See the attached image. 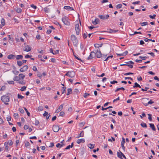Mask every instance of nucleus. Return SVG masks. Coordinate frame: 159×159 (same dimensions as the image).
I'll return each instance as SVG.
<instances>
[{"instance_id":"f257e3e1","label":"nucleus","mask_w":159,"mask_h":159,"mask_svg":"<svg viewBox=\"0 0 159 159\" xmlns=\"http://www.w3.org/2000/svg\"><path fill=\"white\" fill-rule=\"evenodd\" d=\"M71 39L73 42L74 45L75 47H77L78 40L75 35L72 34L71 35Z\"/></svg>"},{"instance_id":"f03ea898","label":"nucleus","mask_w":159,"mask_h":159,"mask_svg":"<svg viewBox=\"0 0 159 159\" xmlns=\"http://www.w3.org/2000/svg\"><path fill=\"white\" fill-rule=\"evenodd\" d=\"M1 100L4 102L5 104L7 105L8 103L7 102L9 101V97L7 96L4 95L2 96Z\"/></svg>"},{"instance_id":"7ed1b4c3","label":"nucleus","mask_w":159,"mask_h":159,"mask_svg":"<svg viewBox=\"0 0 159 159\" xmlns=\"http://www.w3.org/2000/svg\"><path fill=\"white\" fill-rule=\"evenodd\" d=\"M69 20V18L66 16H64L62 18V21L65 25H70V22Z\"/></svg>"},{"instance_id":"20e7f679","label":"nucleus","mask_w":159,"mask_h":159,"mask_svg":"<svg viewBox=\"0 0 159 159\" xmlns=\"http://www.w3.org/2000/svg\"><path fill=\"white\" fill-rule=\"evenodd\" d=\"M65 75L71 78H72L75 75V72L73 71H69Z\"/></svg>"},{"instance_id":"39448f33","label":"nucleus","mask_w":159,"mask_h":159,"mask_svg":"<svg viewBox=\"0 0 159 159\" xmlns=\"http://www.w3.org/2000/svg\"><path fill=\"white\" fill-rule=\"evenodd\" d=\"M79 25L78 24H76L75 25V29L76 31V34L78 35L80 34V29L79 28Z\"/></svg>"},{"instance_id":"423d86ee","label":"nucleus","mask_w":159,"mask_h":159,"mask_svg":"<svg viewBox=\"0 0 159 159\" xmlns=\"http://www.w3.org/2000/svg\"><path fill=\"white\" fill-rule=\"evenodd\" d=\"M96 56V53L94 52H91L89 56L88 57V60H90L92 59L94 57Z\"/></svg>"},{"instance_id":"0eeeda50","label":"nucleus","mask_w":159,"mask_h":159,"mask_svg":"<svg viewBox=\"0 0 159 159\" xmlns=\"http://www.w3.org/2000/svg\"><path fill=\"white\" fill-rule=\"evenodd\" d=\"M149 98H143L142 99V103L145 106H147L148 101L149 100Z\"/></svg>"},{"instance_id":"6e6552de","label":"nucleus","mask_w":159,"mask_h":159,"mask_svg":"<svg viewBox=\"0 0 159 159\" xmlns=\"http://www.w3.org/2000/svg\"><path fill=\"white\" fill-rule=\"evenodd\" d=\"M53 131L55 132H57L60 129L59 126L56 125H53L52 127Z\"/></svg>"},{"instance_id":"1a4fd4ad","label":"nucleus","mask_w":159,"mask_h":159,"mask_svg":"<svg viewBox=\"0 0 159 159\" xmlns=\"http://www.w3.org/2000/svg\"><path fill=\"white\" fill-rule=\"evenodd\" d=\"M28 68V66L27 65L24 66L23 67L21 68L20 69V71L21 72H23L26 71Z\"/></svg>"},{"instance_id":"9d476101","label":"nucleus","mask_w":159,"mask_h":159,"mask_svg":"<svg viewBox=\"0 0 159 159\" xmlns=\"http://www.w3.org/2000/svg\"><path fill=\"white\" fill-rule=\"evenodd\" d=\"M98 17L101 19L105 20L107 19L109 17V16L108 15H99Z\"/></svg>"},{"instance_id":"9b49d317","label":"nucleus","mask_w":159,"mask_h":159,"mask_svg":"<svg viewBox=\"0 0 159 159\" xmlns=\"http://www.w3.org/2000/svg\"><path fill=\"white\" fill-rule=\"evenodd\" d=\"M97 57L98 58H100L102 57V54L100 49H98L96 52Z\"/></svg>"},{"instance_id":"f8f14e48","label":"nucleus","mask_w":159,"mask_h":159,"mask_svg":"<svg viewBox=\"0 0 159 159\" xmlns=\"http://www.w3.org/2000/svg\"><path fill=\"white\" fill-rule=\"evenodd\" d=\"M63 105H64L63 104H62L58 108L56 111H55L56 113H58L59 112H60V111H61L62 109L63 106Z\"/></svg>"},{"instance_id":"ddd939ff","label":"nucleus","mask_w":159,"mask_h":159,"mask_svg":"<svg viewBox=\"0 0 159 159\" xmlns=\"http://www.w3.org/2000/svg\"><path fill=\"white\" fill-rule=\"evenodd\" d=\"M31 50V48L29 45H27L24 48V50L26 52H29Z\"/></svg>"},{"instance_id":"4468645a","label":"nucleus","mask_w":159,"mask_h":159,"mask_svg":"<svg viewBox=\"0 0 159 159\" xmlns=\"http://www.w3.org/2000/svg\"><path fill=\"white\" fill-rule=\"evenodd\" d=\"M100 22V20L98 18H96L93 21L92 20V23L94 25H97Z\"/></svg>"},{"instance_id":"2eb2a0df","label":"nucleus","mask_w":159,"mask_h":159,"mask_svg":"<svg viewBox=\"0 0 159 159\" xmlns=\"http://www.w3.org/2000/svg\"><path fill=\"white\" fill-rule=\"evenodd\" d=\"M64 8L65 9L68 10V11H73L74 10L73 7L69 6H65Z\"/></svg>"},{"instance_id":"dca6fc26","label":"nucleus","mask_w":159,"mask_h":159,"mask_svg":"<svg viewBox=\"0 0 159 159\" xmlns=\"http://www.w3.org/2000/svg\"><path fill=\"white\" fill-rule=\"evenodd\" d=\"M7 58L10 59H13L16 58V56L13 54H10L8 56Z\"/></svg>"},{"instance_id":"f3484780","label":"nucleus","mask_w":159,"mask_h":159,"mask_svg":"<svg viewBox=\"0 0 159 159\" xmlns=\"http://www.w3.org/2000/svg\"><path fill=\"white\" fill-rule=\"evenodd\" d=\"M85 142V140L84 139H78L76 141L77 143L79 144L81 143H84Z\"/></svg>"},{"instance_id":"a211bd4d","label":"nucleus","mask_w":159,"mask_h":159,"mask_svg":"<svg viewBox=\"0 0 159 159\" xmlns=\"http://www.w3.org/2000/svg\"><path fill=\"white\" fill-rule=\"evenodd\" d=\"M150 127L152 129L153 131H156V129L155 128L154 125L153 124L150 123L149 124Z\"/></svg>"},{"instance_id":"6ab92c4d","label":"nucleus","mask_w":159,"mask_h":159,"mask_svg":"<svg viewBox=\"0 0 159 159\" xmlns=\"http://www.w3.org/2000/svg\"><path fill=\"white\" fill-rule=\"evenodd\" d=\"M19 77L20 78V80L21 79H23L25 77V75L22 74H20L19 75Z\"/></svg>"},{"instance_id":"aec40b11","label":"nucleus","mask_w":159,"mask_h":159,"mask_svg":"<svg viewBox=\"0 0 159 159\" xmlns=\"http://www.w3.org/2000/svg\"><path fill=\"white\" fill-rule=\"evenodd\" d=\"M72 93V89L71 88H69L67 89V93L66 95H69L70 94Z\"/></svg>"},{"instance_id":"412c9836","label":"nucleus","mask_w":159,"mask_h":159,"mask_svg":"<svg viewBox=\"0 0 159 159\" xmlns=\"http://www.w3.org/2000/svg\"><path fill=\"white\" fill-rule=\"evenodd\" d=\"M84 136V132L83 131H81V133L78 135V136L77 137H76L78 138L80 137H83Z\"/></svg>"},{"instance_id":"4be33fe9","label":"nucleus","mask_w":159,"mask_h":159,"mask_svg":"<svg viewBox=\"0 0 159 159\" xmlns=\"http://www.w3.org/2000/svg\"><path fill=\"white\" fill-rule=\"evenodd\" d=\"M65 145V144L64 143H62V144H61L60 143H57L56 145V147L57 148L59 147L60 148L62 147L63 146H64Z\"/></svg>"},{"instance_id":"5701e85b","label":"nucleus","mask_w":159,"mask_h":159,"mask_svg":"<svg viewBox=\"0 0 159 159\" xmlns=\"http://www.w3.org/2000/svg\"><path fill=\"white\" fill-rule=\"evenodd\" d=\"M88 147L90 149H92L94 148V145L93 144H91V143H90V144H88Z\"/></svg>"},{"instance_id":"b1692460","label":"nucleus","mask_w":159,"mask_h":159,"mask_svg":"<svg viewBox=\"0 0 159 159\" xmlns=\"http://www.w3.org/2000/svg\"><path fill=\"white\" fill-rule=\"evenodd\" d=\"M134 88L139 87L141 88V86L138 84L136 82L134 83V85L133 86Z\"/></svg>"},{"instance_id":"393cba45","label":"nucleus","mask_w":159,"mask_h":159,"mask_svg":"<svg viewBox=\"0 0 159 159\" xmlns=\"http://www.w3.org/2000/svg\"><path fill=\"white\" fill-rule=\"evenodd\" d=\"M102 43H101V44H94V46L95 48H98L102 47Z\"/></svg>"},{"instance_id":"a878e982","label":"nucleus","mask_w":159,"mask_h":159,"mask_svg":"<svg viewBox=\"0 0 159 159\" xmlns=\"http://www.w3.org/2000/svg\"><path fill=\"white\" fill-rule=\"evenodd\" d=\"M23 58V56L22 55H18L16 57V59L17 60L22 59Z\"/></svg>"},{"instance_id":"bb28decb","label":"nucleus","mask_w":159,"mask_h":159,"mask_svg":"<svg viewBox=\"0 0 159 159\" xmlns=\"http://www.w3.org/2000/svg\"><path fill=\"white\" fill-rule=\"evenodd\" d=\"M13 80L15 81H18L20 80V78L19 76H16L14 77Z\"/></svg>"},{"instance_id":"cd10ccee","label":"nucleus","mask_w":159,"mask_h":159,"mask_svg":"<svg viewBox=\"0 0 159 159\" xmlns=\"http://www.w3.org/2000/svg\"><path fill=\"white\" fill-rule=\"evenodd\" d=\"M71 50H72V52H73V54H74V57H75V58L76 59H77L79 60H80V61H82V60L80 58H79V57H77L74 54V51L73 50V49L72 48H71Z\"/></svg>"},{"instance_id":"c85d7f7f","label":"nucleus","mask_w":159,"mask_h":159,"mask_svg":"<svg viewBox=\"0 0 159 159\" xmlns=\"http://www.w3.org/2000/svg\"><path fill=\"white\" fill-rule=\"evenodd\" d=\"M141 125L143 128H147V125L146 123L142 122V123L141 124Z\"/></svg>"},{"instance_id":"c756f323","label":"nucleus","mask_w":159,"mask_h":159,"mask_svg":"<svg viewBox=\"0 0 159 159\" xmlns=\"http://www.w3.org/2000/svg\"><path fill=\"white\" fill-rule=\"evenodd\" d=\"M66 87H62L61 89V92L62 94L66 92Z\"/></svg>"},{"instance_id":"7c9ffc66","label":"nucleus","mask_w":159,"mask_h":159,"mask_svg":"<svg viewBox=\"0 0 159 159\" xmlns=\"http://www.w3.org/2000/svg\"><path fill=\"white\" fill-rule=\"evenodd\" d=\"M148 23L147 22H141L140 23V24L142 26H143L144 25H148Z\"/></svg>"},{"instance_id":"2f4dec72","label":"nucleus","mask_w":159,"mask_h":159,"mask_svg":"<svg viewBox=\"0 0 159 159\" xmlns=\"http://www.w3.org/2000/svg\"><path fill=\"white\" fill-rule=\"evenodd\" d=\"M1 23L2 25V26H3L5 25V20L3 18H2L1 20Z\"/></svg>"},{"instance_id":"473e14b6","label":"nucleus","mask_w":159,"mask_h":159,"mask_svg":"<svg viewBox=\"0 0 159 159\" xmlns=\"http://www.w3.org/2000/svg\"><path fill=\"white\" fill-rule=\"evenodd\" d=\"M125 90L124 88L123 87H121L120 88H117L116 89V90L115 91V92H116L118 91H119V90Z\"/></svg>"},{"instance_id":"72a5a7b5","label":"nucleus","mask_w":159,"mask_h":159,"mask_svg":"<svg viewBox=\"0 0 159 159\" xmlns=\"http://www.w3.org/2000/svg\"><path fill=\"white\" fill-rule=\"evenodd\" d=\"M17 63L18 66H21L23 64L22 62L21 61H17Z\"/></svg>"},{"instance_id":"f704fd0d","label":"nucleus","mask_w":159,"mask_h":159,"mask_svg":"<svg viewBox=\"0 0 159 159\" xmlns=\"http://www.w3.org/2000/svg\"><path fill=\"white\" fill-rule=\"evenodd\" d=\"M117 156L118 157H119V158H120L121 159H123V158H122V155H121V154H120V153L119 152H117Z\"/></svg>"},{"instance_id":"c9c22d12","label":"nucleus","mask_w":159,"mask_h":159,"mask_svg":"<svg viewBox=\"0 0 159 159\" xmlns=\"http://www.w3.org/2000/svg\"><path fill=\"white\" fill-rule=\"evenodd\" d=\"M17 97L18 98L21 99H22L24 98V97L21 95H20L19 94H18Z\"/></svg>"},{"instance_id":"e433bc0d","label":"nucleus","mask_w":159,"mask_h":159,"mask_svg":"<svg viewBox=\"0 0 159 159\" xmlns=\"http://www.w3.org/2000/svg\"><path fill=\"white\" fill-rule=\"evenodd\" d=\"M112 57H113L112 55L109 56L106 59H105L104 60V61H107L110 58H112Z\"/></svg>"},{"instance_id":"4c0bfd02","label":"nucleus","mask_w":159,"mask_h":159,"mask_svg":"<svg viewBox=\"0 0 159 159\" xmlns=\"http://www.w3.org/2000/svg\"><path fill=\"white\" fill-rule=\"evenodd\" d=\"M148 119L150 121H151L152 120V115L151 114H148Z\"/></svg>"},{"instance_id":"58836bf2","label":"nucleus","mask_w":159,"mask_h":159,"mask_svg":"<svg viewBox=\"0 0 159 159\" xmlns=\"http://www.w3.org/2000/svg\"><path fill=\"white\" fill-rule=\"evenodd\" d=\"M24 109H25V111H26V113L27 114V115L28 116H30V112L28 111V110L27 109L25 108V107H24Z\"/></svg>"},{"instance_id":"ea45409f","label":"nucleus","mask_w":159,"mask_h":159,"mask_svg":"<svg viewBox=\"0 0 159 159\" xmlns=\"http://www.w3.org/2000/svg\"><path fill=\"white\" fill-rule=\"evenodd\" d=\"M122 139V140L121 142V146H122V145H124V143H125V139L123 138Z\"/></svg>"},{"instance_id":"a19ab883","label":"nucleus","mask_w":159,"mask_h":159,"mask_svg":"<svg viewBox=\"0 0 159 159\" xmlns=\"http://www.w3.org/2000/svg\"><path fill=\"white\" fill-rule=\"evenodd\" d=\"M87 33L86 32V33H84L83 34V38L84 39H85L87 38Z\"/></svg>"},{"instance_id":"79ce46f5","label":"nucleus","mask_w":159,"mask_h":159,"mask_svg":"<svg viewBox=\"0 0 159 159\" xmlns=\"http://www.w3.org/2000/svg\"><path fill=\"white\" fill-rule=\"evenodd\" d=\"M107 55H102V57H101V59H102V60H105V58L106 57H107Z\"/></svg>"},{"instance_id":"37998d69","label":"nucleus","mask_w":159,"mask_h":159,"mask_svg":"<svg viewBox=\"0 0 159 159\" xmlns=\"http://www.w3.org/2000/svg\"><path fill=\"white\" fill-rule=\"evenodd\" d=\"M26 87L25 86H23L21 88L20 90L21 91H25L26 89Z\"/></svg>"},{"instance_id":"c03bdc74","label":"nucleus","mask_w":159,"mask_h":159,"mask_svg":"<svg viewBox=\"0 0 159 159\" xmlns=\"http://www.w3.org/2000/svg\"><path fill=\"white\" fill-rule=\"evenodd\" d=\"M38 110L39 111H41L43 110V108L42 106H40L38 108Z\"/></svg>"},{"instance_id":"a18cd8bd","label":"nucleus","mask_w":159,"mask_h":159,"mask_svg":"<svg viewBox=\"0 0 159 159\" xmlns=\"http://www.w3.org/2000/svg\"><path fill=\"white\" fill-rule=\"evenodd\" d=\"M44 11L46 12H49V9L47 7H45L44 8Z\"/></svg>"},{"instance_id":"49530a36","label":"nucleus","mask_w":159,"mask_h":159,"mask_svg":"<svg viewBox=\"0 0 159 159\" xmlns=\"http://www.w3.org/2000/svg\"><path fill=\"white\" fill-rule=\"evenodd\" d=\"M22 11V10L20 8H17L16 9V11L18 13H20Z\"/></svg>"},{"instance_id":"de8ad7c7","label":"nucleus","mask_w":159,"mask_h":159,"mask_svg":"<svg viewBox=\"0 0 159 159\" xmlns=\"http://www.w3.org/2000/svg\"><path fill=\"white\" fill-rule=\"evenodd\" d=\"M156 16V15L155 14H154L153 16H152L151 15H149V17L151 19H155V17Z\"/></svg>"},{"instance_id":"09e8293b","label":"nucleus","mask_w":159,"mask_h":159,"mask_svg":"<svg viewBox=\"0 0 159 159\" xmlns=\"http://www.w3.org/2000/svg\"><path fill=\"white\" fill-rule=\"evenodd\" d=\"M139 57L140 58H141L143 60H146V58H147V57H142V56H139Z\"/></svg>"},{"instance_id":"8fccbe9b","label":"nucleus","mask_w":159,"mask_h":159,"mask_svg":"<svg viewBox=\"0 0 159 159\" xmlns=\"http://www.w3.org/2000/svg\"><path fill=\"white\" fill-rule=\"evenodd\" d=\"M122 7V4H118L116 5V7L117 8L119 9V8H121Z\"/></svg>"},{"instance_id":"3c124183","label":"nucleus","mask_w":159,"mask_h":159,"mask_svg":"<svg viewBox=\"0 0 159 159\" xmlns=\"http://www.w3.org/2000/svg\"><path fill=\"white\" fill-rule=\"evenodd\" d=\"M7 82L9 84H14L15 83L13 81H8Z\"/></svg>"},{"instance_id":"603ef678","label":"nucleus","mask_w":159,"mask_h":159,"mask_svg":"<svg viewBox=\"0 0 159 159\" xmlns=\"http://www.w3.org/2000/svg\"><path fill=\"white\" fill-rule=\"evenodd\" d=\"M25 145L26 147H28L30 146V143L28 142H26L25 143Z\"/></svg>"},{"instance_id":"864d4df0","label":"nucleus","mask_w":159,"mask_h":159,"mask_svg":"<svg viewBox=\"0 0 159 159\" xmlns=\"http://www.w3.org/2000/svg\"><path fill=\"white\" fill-rule=\"evenodd\" d=\"M125 75H133V73L131 72H128L126 73H123Z\"/></svg>"},{"instance_id":"5fc2aeb1","label":"nucleus","mask_w":159,"mask_h":159,"mask_svg":"<svg viewBox=\"0 0 159 159\" xmlns=\"http://www.w3.org/2000/svg\"><path fill=\"white\" fill-rule=\"evenodd\" d=\"M19 110L21 113L23 114L24 113V111L22 109L19 108Z\"/></svg>"},{"instance_id":"6e6d98bb","label":"nucleus","mask_w":159,"mask_h":159,"mask_svg":"<svg viewBox=\"0 0 159 159\" xmlns=\"http://www.w3.org/2000/svg\"><path fill=\"white\" fill-rule=\"evenodd\" d=\"M48 115V112L45 111L44 112V113L43 114V116L44 117L46 116H47Z\"/></svg>"},{"instance_id":"4d7b16f0","label":"nucleus","mask_w":159,"mask_h":159,"mask_svg":"<svg viewBox=\"0 0 159 159\" xmlns=\"http://www.w3.org/2000/svg\"><path fill=\"white\" fill-rule=\"evenodd\" d=\"M153 103H154V102L152 101V100H150L148 102L147 106L148 104H151Z\"/></svg>"},{"instance_id":"13d9d810","label":"nucleus","mask_w":159,"mask_h":159,"mask_svg":"<svg viewBox=\"0 0 159 159\" xmlns=\"http://www.w3.org/2000/svg\"><path fill=\"white\" fill-rule=\"evenodd\" d=\"M13 116L15 117V118H17L18 117V114L17 113H14Z\"/></svg>"},{"instance_id":"bf43d9fd","label":"nucleus","mask_w":159,"mask_h":159,"mask_svg":"<svg viewBox=\"0 0 159 159\" xmlns=\"http://www.w3.org/2000/svg\"><path fill=\"white\" fill-rule=\"evenodd\" d=\"M90 95V94L89 93H85L84 95V97L85 98H86L88 96H89Z\"/></svg>"},{"instance_id":"052dcab7","label":"nucleus","mask_w":159,"mask_h":159,"mask_svg":"<svg viewBox=\"0 0 159 159\" xmlns=\"http://www.w3.org/2000/svg\"><path fill=\"white\" fill-rule=\"evenodd\" d=\"M148 54H149L151 55L153 57H154L155 56V55L154 53L151 52H148Z\"/></svg>"},{"instance_id":"680f3d73","label":"nucleus","mask_w":159,"mask_h":159,"mask_svg":"<svg viewBox=\"0 0 159 159\" xmlns=\"http://www.w3.org/2000/svg\"><path fill=\"white\" fill-rule=\"evenodd\" d=\"M30 6L32 8H33L34 9H35L37 8L36 6L34 5V4H31Z\"/></svg>"},{"instance_id":"e2e57ef3","label":"nucleus","mask_w":159,"mask_h":159,"mask_svg":"<svg viewBox=\"0 0 159 159\" xmlns=\"http://www.w3.org/2000/svg\"><path fill=\"white\" fill-rule=\"evenodd\" d=\"M119 152H120V153L121 154V155H122L123 157L124 158H125V159H126V157H125V155L120 151L119 150Z\"/></svg>"},{"instance_id":"0e129e2a","label":"nucleus","mask_w":159,"mask_h":159,"mask_svg":"<svg viewBox=\"0 0 159 159\" xmlns=\"http://www.w3.org/2000/svg\"><path fill=\"white\" fill-rule=\"evenodd\" d=\"M65 113L63 111H61L60 113V116H63L64 115Z\"/></svg>"},{"instance_id":"69168bd1","label":"nucleus","mask_w":159,"mask_h":159,"mask_svg":"<svg viewBox=\"0 0 159 159\" xmlns=\"http://www.w3.org/2000/svg\"><path fill=\"white\" fill-rule=\"evenodd\" d=\"M117 83L118 82L116 80H113V81H111L110 82V83L112 84H114L115 83Z\"/></svg>"},{"instance_id":"338daca9","label":"nucleus","mask_w":159,"mask_h":159,"mask_svg":"<svg viewBox=\"0 0 159 159\" xmlns=\"http://www.w3.org/2000/svg\"><path fill=\"white\" fill-rule=\"evenodd\" d=\"M39 120H36L35 121V124L36 125H39Z\"/></svg>"},{"instance_id":"774afa93","label":"nucleus","mask_w":159,"mask_h":159,"mask_svg":"<svg viewBox=\"0 0 159 159\" xmlns=\"http://www.w3.org/2000/svg\"><path fill=\"white\" fill-rule=\"evenodd\" d=\"M13 73L16 75H17L18 74L19 72L18 71L16 70L13 71Z\"/></svg>"}]
</instances>
